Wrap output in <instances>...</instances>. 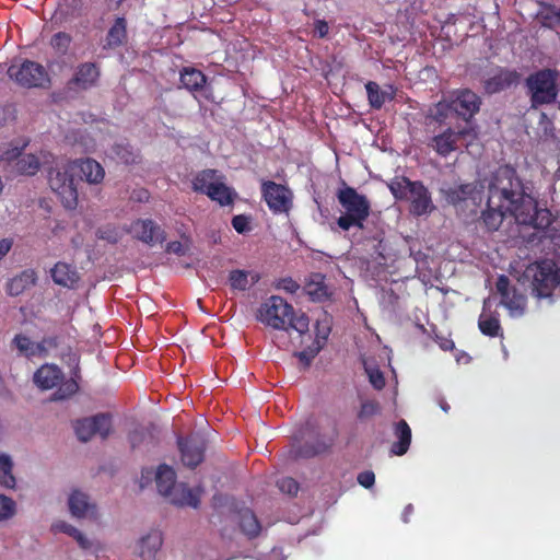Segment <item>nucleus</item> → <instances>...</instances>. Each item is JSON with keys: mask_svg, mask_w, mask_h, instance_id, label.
Wrapping results in <instances>:
<instances>
[{"mask_svg": "<svg viewBox=\"0 0 560 560\" xmlns=\"http://www.w3.org/2000/svg\"><path fill=\"white\" fill-rule=\"evenodd\" d=\"M358 482L364 488H371L375 482V475L373 471L365 470L358 475Z\"/></svg>", "mask_w": 560, "mask_h": 560, "instance_id": "nucleus-49", "label": "nucleus"}, {"mask_svg": "<svg viewBox=\"0 0 560 560\" xmlns=\"http://www.w3.org/2000/svg\"><path fill=\"white\" fill-rule=\"evenodd\" d=\"M329 26L325 21L318 20L315 22V33L318 37H325L328 34Z\"/></svg>", "mask_w": 560, "mask_h": 560, "instance_id": "nucleus-54", "label": "nucleus"}, {"mask_svg": "<svg viewBox=\"0 0 560 560\" xmlns=\"http://www.w3.org/2000/svg\"><path fill=\"white\" fill-rule=\"evenodd\" d=\"M395 436L397 442L392 445V453L394 455H404L411 442V430L405 420H400L395 428Z\"/></svg>", "mask_w": 560, "mask_h": 560, "instance_id": "nucleus-30", "label": "nucleus"}, {"mask_svg": "<svg viewBox=\"0 0 560 560\" xmlns=\"http://www.w3.org/2000/svg\"><path fill=\"white\" fill-rule=\"evenodd\" d=\"M369 104L372 108L380 109L385 103L394 100L396 90L388 84L381 88L376 82L370 81L365 84Z\"/></svg>", "mask_w": 560, "mask_h": 560, "instance_id": "nucleus-24", "label": "nucleus"}, {"mask_svg": "<svg viewBox=\"0 0 560 560\" xmlns=\"http://www.w3.org/2000/svg\"><path fill=\"white\" fill-rule=\"evenodd\" d=\"M406 200L410 202V211L415 215L429 213L433 209L428 189L419 182H415Z\"/></svg>", "mask_w": 560, "mask_h": 560, "instance_id": "nucleus-22", "label": "nucleus"}, {"mask_svg": "<svg viewBox=\"0 0 560 560\" xmlns=\"http://www.w3.org/2000/svg\"><path fill=\"white\" fill-rule=\"evenodd\" d=\"M77 436L80 441L86 442L94 435L105 439L112 430L110 417L104 413L91 418L78 420L74 425Z\"/></svg>", "mask_w": 560, "mask_h": 560, "instance_id": "nucleus-14", "label": "nucleus"}, {"mask_svg": "<svg viewBox=\"0 0 560 560\" xmlns=\"http://www.w3.org/2000/svg\"><path fill=\"white\" fill-rule=\"evenodd\" d=\"M277 288L289 293H295L300 289V285L291 278H285L279 281Z\"/></svg>", "mask_w": 560, "mask_h": 560, "instance_id": "nucleus-50", "label": "nucleus"}, {"mask_svg": "<svg viewBox=\"0 0 560 560\" xmlns=\"http://www.w3.org/2000/svg\"><path fill=\"white\" fill-rule=\"evenodd\" d=\"M559 18H560V8H559V13H558Z\"/></svg>", "mask_w": 560, "mask_h": 560, "instance_id": "nucleus-63", "label": "nucleus"}, {"mask_svg": "<svg viewBox=\"0 0 560 560\" xmlns=\"http://www.w3.org/2000/svg\"><path fill=\"white\" fill-rule=\"evenodd\" d=\"M363 365L371 385L377 390L382 389L385 386V378L380 369L368 360L363 361Z\"/></svg>", "mask_w": 560, "mask_h": 560, "instance_id": "nucleus-39", "label": "nucleus"}, {"mask_svg": "<svg viewBox=\"0 0 560 560\" xmlns=\"http://www.w3.org/2000/svg\"><path fill=\"white\" fill-rule=\"evenodd\" d=\"M15 512V502L11 498L0 494V522L11 518Z\"/></svg>", "mask_w": 560, "mask_h": 560, "instance_id": "nucleus-41", "label": "nucleus"}, {"mask_svg": "<svg viewBox=\"0 0 560 560\" xmlns=\"http://www.w3.org/2000/svg\"><path fill=\"white\" fill-rule=\"evenodd\" d=\"M331 444V441H319L317 442L316 445H313V446H308V445H305L301 451H300V455L302 456H305V457H310V456H314L316 454H319L322 452H324L325 450H327Z\"/></svg>", "mask_w": 560, "mask_h": 560, "instance_id": "nucleus-44", "label": "nucleus"}, {"mask_svg": "<svg viewBox=\"0 0 560 560\" xmlns=\"http://www.w3.org/2000/svg\"><path fill=\"white\" fill-rule=\"evenodd\" d=\"M70 515L77 520L98 521L100 511L91 497L79 489H72L67 499Z\"/></svg>", "mask_w": 560, "mask_h": 560, "instance_id": "nucleus-12", "label": "nucleus"}, {"mask_svg": "<svg viewBox=\"0 0 560 560\" xmlns=\"http://www.w3.org/2000/svg\"><path fill=\"white\" fill-rule=\"evenodd\" d=\"M128 231L133 238L149 246L163 243L166 238L165 231L151 219H138L133 221Z\"/></svg>", "mask_w": 560, "mask_h": 560, "instance_id": "nucleus-16", "label": "nucleus"}, {"mask_svg": "<svg viewBox=\"0 0 560 560\" xmlns=\"http://www.w3.org/2000/svg\"><path fill=\"white\" fill-rule=\"evenodd\" d=\"M13 343L15 345L19 353L28 359L35 357H46L48 349L56 347L55 339L52 338L44 339L40 342H35L25 335H16L13 339Z\"/></svg>", "mask_w": 560, "mask_h": 560, "instance_id": "nucleus-20", "label": "nucleus"}, {"mask_svg": "<svg viewBox=\"0 0 560 560\" xmlns=\"http://www.w3.org/2000/svg\"><path fill=\"white\" fill-rule=\"evenodd\" d=\"M240 527L242 532L249 538L256 537L261 530V526L257 517L248 509L242 510L240 512Z\"/></svg>", "mask_w": 560, "mask_h": 560, "instance_id": "nucleus-34", "label": "nucleus"}, {"mask_svg": "<svg viewBox=\"0 0 560 560\" xmlns=\"http://www.w3.org/2000/svg\"><path fill=\"white\" fill-rule=\"evenodd\" d=\"M547 237V235H541L540 238H545ZM548 237H550V235H548Z\"/></svg>", "mask_w": 560, "mask_h": 560, "instance_id": "nucleus-62", "label": "nucleus"}, {"mask_svg": "<svg viewBox=\"0 0 560 560\" xmlns=\"http://www.w3.org/2000/svg\"><path fill=\"white\" fill-rule=\"evenodd\" d=\"M517 79L516 72L501 69L485 81V90L490 94L498 93L510 88Z\"/></svg>", "mask_w": 560, "mask_h": 560, "instance_id": "nucleus-28", "label": "nucleus"}, {"mask_svg": "<svg viewBox=\"0 0 560 560\" xmlns=\"http://www.w3.org/2000/svg\"><path fill=\"white\" fill-rule=\"evenodd\" d=\"M51 530L54 533H63L70 537H72L79 547L83 550L91 551L94 549V541L88 538L80 529L75 526L71 525L66 521H57L51 525Z\"/></svg>", "mask_w": 560, "mask_h": 560, "instance_id": "nucleus-27", "label": "nucleus"}, {"mask_svg": "<svg viewBox=\"0 0 560 560\" xmlns=\"http://www.w3.org/2000/svg\"><path fill=\"white\" fill-rule=\"evenodd\" d=\"M182 462L185 466L194 468L203 460L206 448L205 440L200 435H190L178 441Z\"/></svg>", "mask_w": 560, "mask_h": 560, "instance_id": "nucleus-18", "label": "nucleus"}, {"mask_svg": "<svg viewBox=\"0 0 560 560\" xmlns=\"http://www.w3.org/2000/svg\"><path fill=\"white\" fill-rule=\"evenodd\" d=\"M232 225L238 233H245L249 231V220L246 215L240 214L232 219Z\"/></svg>", "mask_w": 560, "mask_h": 560, "instance_id": "nucleus-48", "label": "nucleus"}, {"mask_svg": "<svg viewBox=\"0 0 560 560\" xmlns=\"http://www.w3.org/2000/svg\"><path fill=\"white\" fill-rule=\"evenodd\" d=\"M521 285L528 282L537 299L551 298L552 291L560 284V238L553 243V258H546L526 267L521 279Z\"/></svg>", "mask_w": 560, "mask_h": 560, "instance_id": "nucleus-2", "label": "nucleus"}, {"mask_svg": "<svg viewBox=\"0 0 560 560\" xmlns=\"http://www.w3.org/2000/svg\"><path fill=\"white\" fill-rule=\"evenodd\" d=\"M180 82L183 86L189 91H199L206 83V77L199 70L185 68L180 72Z\"/></svg>", "mask_w": 560, "mask_h": 560, "instance_id": "nucleus-32", "label": "nucleus"}, {"mask_svg": "<svg viewBox=\"0 0 560 560\" xmlns=\"http://www.w3.org/2000/svg\"><path fill=\"white\" fill-rule=\"evenodd\" d=\"M117 156L126 164L136 162V154L129 148V145L117 144L115 148Z\"/></svg>", "mask_w": 560, "mask_h": 560, "instance_id": "nucleus-47", "label": "nucleus"}, {"mask_svg": "<svg viewBox=\"0 0 560 560\" xmlns=\"http://www.w3.org/2000/svg\"><path fill=\"white\" fill-rule=\"evenodd\" d=\"M35 282L34 272L31 270L22 272L20 276L13 278L9 283L7 291L10 295H19L28 285Z\"/></svg>", "mask_w": 560, "mask_h": 560, "instance_id": "nucleus-36", "label": "nucleus"}, {"mask_svg": "<svg viewBox=\"0 0 560 560\" xmlns=\"http://www.w3.org/2000/svg\"><path fill=\"white\" fill-rule=\"evenodd\" d=\"M261 191L269 209L275 213H288L292 207V191L271 180L262 183Z\"/></svg>", "mask_w": 560, "mask_h": 560, "instance_id": "nucleus-13", "label": "nucleus"}, {"mask_svg": "<svg viewBox=\"0 0 560 560\" xmlns=\"http://www.w3.org/2000/svg\"><path fill=\"white\" fill-rule=\"evenodd\" d=\"M154 476L159 492L168 498L176 505H187L197 508L199 504V493L189 489L184 483H176V474L167 465H160L155 472L147 468L142 470L141 487L148 485Z\"/></svg>", "mask_w": 560, "mask_h": 560, "instance_id": "nucleus-4", "label": "nucleus"}, {"mask_svg": "<svg viewBox=\"0 0 560 560\" xmlns=\"http://www.w3.org/2000/svg\"><path fill=\"white\" fill-rule=\"evenodd\" d=\"M71 43V37L66 33H57L51 38V46L59 52L65 54Z\"/></svg>", "mask_w": 560, "mask_h": 560, "instance_id": "nucleus-43", "label": "nucleus"}, {"mask_svg": "<svg viewBox=\"0 0 560 560\" xmlns=\"http://www.w3.org/2000/svg\"><path fill=\"white\" fill-rule=\"evenodd\" d=\"M51 277L57 284L72 287L78 281L77 271L68 264L58 262L51 270Z\"/></svg>", "mask_w": 560, "mask_h": 560, "instance_id": "nucleus-31", "label": "nucleus"}, {"mask_svg": "<svg viewBox=\"0 0 560 560\" xmlns=\"http://www.w3.org/2000/svg\"><path fill=\"white\" fill-rule=\"evenodd\" d=\"M52 155L47 151H39L38 154H22L16 162V170L24 175H35L43 167H48Z\"/></svg>", "mask_w": 560, "mask_h": 560, "instance_id": "nucleus-21", "label": "nucleus"}, {"mask_svg": "<svg viewBox=\"0 0 560 560\" xmlns=\"http://www.w3.org/2000/svg\"><path fill=\"white\" fill-rule=\"evenodd\" d=\"M380 411V405L375 400H364L361 404L360 410L358 412V418L360 420L369 419Z\"/></svg>", "mask_w": 560, "mask_h": 560, "instance_id": "nucleus-42", "label": "nucleus"}, {"mask_svg": "<svg viewBox=\"0 0 560 560\" xmlns=\"http://www.w3.org/2000/svg\"><path fill=\"white\" fill-rule=\"evenodd\" d=\"M192 189L207 195L221 206H229L236 197V192L224 182V177L215 170H205L192 178Z\"/></svg>", "mask_w": 560, "mask_h": 560, "instance_id": "nucleus-7", "label": "nucleus"}, {"mask_svg": "<svg viewBox=\"0 0 560 560\" xmlns=\"http://www.w3.org/2000/svg\"><path fill=\"white\" fill-rule=\"evenodd\" d=\"M447 199L452 203H458L468 199H471L472 202L476 203L477 200H481L479 194L475 192V186L471 184L459 185L450 189L447 192Z\"/></svg>", "mask_w": 560, "mask_h": 560, "instance_id": "nucleus-33", "label": "nucleus"}, {"mask_svg": "<svg viewBox=\"0 0 560 560\" xmlns=\"http://www.w3.org/2000/svg\"><path fill=\"white\" fill-rule=\"evenodd\" d=\"M9 77L25 88L44 86L49 82L48 74L43 66L25 60L20 65H12L8 69Z\"/></svg>", "mask_w": 560, "mask_h": 560, "instance_id": "nucleus-11", "label": "nucleus"}, {"mask_svg": "<svg viewBox=\"0 0 560 560\" xmlns=\"http://www.w3.org/2000/svg\"><path fill=\"white\" fill-rule=\"evenodd\" d=\"M337 198L345 210V214L337 220L338 226L343 231H348L352 226L362 229L370 214L371 205L368 198L352 187L339 189Z\"/></svg>", "mask_w": 560, "mask_h": 560, "instance_id": "nucleus-6", "label": "nucleus"}, {"mask_svg": "<svg viewBox=\"0 0 560 560\" xmlns=\"http://www.w3.org/2000/svg\"><path fill=\"white\" fill-rule=\"evenodd\" d=\"M491 306H492L491 299L490 298L486 299L483 301V307H482V312L479 316L478 325H479V328L482 334L490 336V337H495L500 334L501 326H500L498 315L492 314L490 312Z\"/></svg>", "mask_w": 560, "mask_h": 560, "instance_id": "nucleus-26", "label": "nucleus"}, {"mask_svg": "<svg viewBox=\"0 0 560 560\" xmlns=\"http://www.w3.org/2000/svg\"><path fill=\"white\" fill-rule=\"evenodd\" d=\"M450 103L453 112L466 121L479 110L481 104L479 96L470 90L456 91Z\"/></svg>", "mask_w": 560, "mask_h": 560, "instance_id": "nucleus-19", "label": "nucleus"}, {"mask_svg": "<svg viewBox=\"0 0 560 560\" xmlns=\"http://www.w3.org/2000/svg\"><path fill=\"white\" fill-rule=\"evenodd\" d=\"M412 511H413V506H412V504H408V505L405 508L404 513H402V521H404L405 523H408V521H409V520H408V517H409V515L412 513Z\"/></svg>", "mask_w": 560, "mask_h": 560, "instance_id": "nucleus-60", "label": "nucleus"}, {"mask_svg": "<svg viewBox=\"0 0 560 560\" xmlns=\"http://www.w3.org/2000/svg\"><path fill=\"white\" fill-rule=\"evenodd\" d=\"M34 383L44 390L51 389L59 385L52 395V400L67 399L77 393L79 386L75 381H63V373L56 364L46 363L34 374Z\"/></svg>", "mask_w": 560, "mask_h": 560, "instance_id": "nucleus-9", "label": "nucleus"}, {"mask_svg": "<svg viewBox=\"0 0 560 560\" xmlns=\"http://www.w3.org/2000/svg\"><path fill=\"white\" fill-rule=\"evenodd\" d=\"M307 294L314 301H322L327 296L326 288L319 282H311L306 287Z\"/></svg>", "mask_w": 560, "mask_h": 560, "instance_id": "nucleus-45", "label": "nucleus"}, {"mask_svg": "<svg viewBox=\"0 0 560 560\" xmlns=\"http://www.w3.org/2000/svg\"><path fill=\"white\" fill-rule=\"evenodd\" d=\"M126 37V22L125 19L118 18L107 34V46L116 47L122 44Z\"/></svg>", "mask_w": 560, "mask_h": 560, "instance_id": "nucleus-37", "label": "nucleus"}, {"mask_svg": "<svg viewBox=\"0 0 560 560\" xmlns=\"http://www.w3.org/2000/svg\"><path fill=\"white\" fill-rule=\"evenodd\" d=\"M329 334V328L327 326L323 327L320 329L319 324H317V339L316 342L319 341V343L323 346V342L327 339Z\"/></svg>", "mask_w": 560, "mask_h": 560, "instance_id": "nucleus-55", "label": "nucleus"}, {"mask_svg": "<svg viewBox=\"0 0 560 560\" xmlns=\"http://www.w3.org/2000/svg\"><path fill=\"white\" fill-rule=\"evenodd\" d=\"M440 347L441 349L443 350H451L454 348V342L450 339H443L441 342H440Z\"/></svg>", "mask_w": 560, "mask_h": 560, "instance_id": "nucleus-59", "label": "nucleus"}, {"mask_svg": "<svg viewBox=\"0 0 560 560\" xmlns=\"http://www.w3.org/2000/svg\"><path fill=\"white\" fill-rule=\"evenodd\" d=\"M277 487L279 490L287 494H295L299 490L298 482L290 478V477H283L277 481Z\"/></svg>", "mask_w": 560, "mask_h": 560, "instance_id": "nucleus-46", "label": "nucleus"}, {"mask_svg": "<svg viewBox=\"0 0 560 560\" xmlns=\"http://www.w3.org/2000/svg\"><path fill=\"white\" fill-rule=\"evenodd\" d=\"M12 469V458L8 454H0V485L8 489H13L16 485Z\"/></svg>", "mask_w": 560, "mask_h": 560, "instance_id": "nucleus-35", "label": "nucleus"}, {"mask_svg": "<svg viewBox=\"0 0 560 560\" xmlns=\"http://www.w3.org/2000/svg\"><path fill=\"white\" fill-rule=\"evenodd\" d=\"M77 175L81 174V179L89 184H100L105 176L102 165L92 159L77 160Z\"/></svg>", "mask_w": 560, "mask_h": 560, "instance_id": "nucleus-25", "label": "nucleus"}, {"mask_svg": "<svg viewBox=\"0 0 560 560\" xmlns=\"http://www.w3.org/2000/svg\"><path fill=\"white\" fill-rule=\"evenodd\" d=\"M481 187H487V209L482 212V221L488 230L497 231L506 217L544 233L551 224V213L547 209H537L535 199L524 191L513 168L499 167Z\"/></svg>", "mask_w": 560, "mask_h": 560, "instance_id": "nucleus-1", "label": "nucleus"}, {"mask_svg": "<svg viewBox=\"0 0 560 560\" xmlns=\"http://www.w3.org/2000/svg\"><path fill=\"white\" fill-rule=\"evenodd\" d=\"M100 77V70L95 63L85 62L78 67L72 80L69 82L70 85H74L78 89L86 90L95 85Z\"/></svg>", "mask_w": 560, "mask_h": 560, "instance_id": "nucleus-23", "label": "nucleus"}, {"mask_svg": "<svg viewBox=\"0 0 560 560\" xmlns=\"http://www.w3.org/2000/svg\"><path fill=\"white\" fill-rule=\"evenodd\" d=\"M415 182L409 180L406 177L396 178L388 185L390 192L396 199H407Z\"/></svg>", "mask_w": 560, "mask_h": 560, "instance_id": "nucleus-38", "label": "nucleus"}, {"mask_svg": "<svg viewBox=\"0 0 560 560\" xmlns=\"http://www.w3.org/2000/svg\"><path fill=\"white\" fill-rule=\"evenodd\" d=\"M166 252L182 256L185 254V248L180 242H171L166 246Z\"/></svg>", "mask_w": 560, "mask_h": 560, "instance_id": "nucleus-53", "label": "nucleus"}, {"mask_svg": "<svg viewBox=\"0 0 560 560\" xmlns=\"http://www.w3.org/2000/svg\"><path fill=\"white\" fill-rule=\"evenodd\" d=\"M98 236H100V238L106 240L109 243H116L118 241V238H119L117 232L114 231V230H110V229L100 230L98 231Z\"/></svg>", "mask_w": 560, "mask_h": 560, "instance_id": "nucleus-52", "label": "nucleus"}, {"mask_svg": "<svg viewBox=\"0 0 560 560\" xmlns=\"http://www.w3.org/2000/svg\"><path fill=\"white\" fill-rule=\"evenodd\" d=\"M320 348L322 345L319 343V341H317V346H315L314 348H310L299 353L300 360L308 364L311 360L318 353Z\"/></svg>", "mask_w": 560, "mask_h": 560, "instance_id": "nucleus-51", "label": "nucleus"}, {"mask_svg": "<svg viewBox=\"0 0 560 560\" xmlns=\"http://www.w3.org/2000/svg\"><path fill=\"white\" fill-rule=\"evenodd\" d=\"M11 242L3 240L0 241V259L10 250Z\"/></svg>", "mask_w": 560, "mask_h": 560, "instance_id": "nucleus-58", "label": "nucleus"}, {"mask_svg": "<svg viewBox=\"0 0 560 560\" xmlns=\"http://www.w3.org/2000/svg\"><path fill=\"white\" fill-rule=\"evenodd\" d=\"M497 291L501 294V303L508 308L512 317H520L526 307V296L515 287H510L509 278L500 276L497 281Z\"/></svg>", "mask_w": 560, "mask_h": 560, "instance_id": "nucleus-15", "label": "nucleus"}, {"mask_svg": "<svg viewBox=\"0 0 560 560\" xmlns=\"http://www.w3.org/2000/svg\"><path fill=\"white\" fill-rule=\"evenodd\" d=\"M163 541V533L158 528H151L136 541L135 553L141 560H156Z\"/></svg>", "mask_w": 560, "mask_h": 560, "instance_id": "nucleus-17", "label": "nucleus"}, {"mask_svg": "<svg viewBox=\"0 0 560 560\" xmlns=\"http://www.w3.org/2000/svg\"><path fill=\"white\" fill-rule=\"evenodd\" d=\"M259 275L256 271L233 270L230 272L229 282L233 290L245 291L257 283Z\"/></svg>", "mask_w": 560, "mask_h": 560, "instance_id": "nucleus-29", "label": "nucleus"}, {"mask_svg": "<svg viewBox=\"0 0 560 560\" xmlns=\"http://www.w3.org/2000/svg\"><path fill=\"white\" fill-rule=\"evenodd\" d=\"M452 110L451 103L443 100L429 109V117L438 122H443Z\"/></svg>", "mask_w": 560, "mask_h": 560, "instance_id": "nucleus-40", "label": "nucleus"}, {"mask_svg": "<svg viewBox=\"0 0 560 560\" xmlns=\"http://www.w3.org/2000/svg\"><path fill=\"white\" fill-rule=\"evenodd\" d=\"M477 139V130L471 124H467L463 128H447L444 131L431 138L429 147L439 155L447 156L452 152L458 150L460 145L467 149Z\"/></svg>", "mask_w": 560, "mask_h": 560, "instance_id": "nucleus-8", "label": "nucleus"}, {"mask_svg": "<svg viewBox=\"0 0 560 560\" xmlns=\"http://www.w3.org/2000/svg\"><path fill=\"white\" fill-rule=\"evenodd\" d=\"M257 317L262 324L273 329L292 328L300 335L308 331L307 316L305 314L295 316L293 307L278 295L270 296L260 305Z\"/></svg>", "mask_w": 560, "mask_h": 560, "instance_id": "nucleus-3", "label": "nucleus"}, {"mask_svg": "<svg viewBox=\"0 0 560 560\" xmlns=\"http://www.w3.org/2000/svg\"><path fill=\"white\" fill-rule=\"evenodd\" d=\"M440 407L444 412H447L450 410V405L443 399L440 401Z\"/></svg>", "mask_w": 560, "mask_h": 560, "instance_id": "nucleus-61", "label": "nucleus"}, {"mask_svg": "<svg viewBox=\"0 0 560 560\" xmlns=\"http://www.w3.org/2000/svg\"><path fill=\"white\" fill-rule=\"evenodd\" d=\"M143 432L141 430H136L130 434V443L132 447L139 445L140 439L142 438Z\"/></svg>", "mask_w": 560, "mask_h": 560, "instance_id": "nucleus-56", "label": "nucleus"}, {"mask_svg": "<svg viewBox=\"0 0 560 560\" xmlns=\"http://www.w3.org/2000/svg\"><path fill=\"white\" fill-rule=\"evenodd\" d=\"M557 73L550 69L539 70L526 79V88L533 107L552 103L557 97Z\"/></svg>", "mask_w": 560, "mask_h": 560, "instance_id": "nucleus-10", "label": "nucleus"}, {"mask_svg": "<svg viewBox=\"0 0 560 560\" xmlns=\"http://www.w3.org/2000/svg\"><path fill=\"white\" fill-rule=\"evenodd\" d=\"M267 560H284L282 550L279 548H273L270 555L268 556Z\"/></svg>", "mask_w": 560, "mask_h": 560, "instance_id": "nucleus-57", "label": "nucleus"}, {"mask_svg": "<svg viewBox=\"0 0 560 560\" xmlns=\"http://www.w3.org/2000/svg\"><path fill=\"white\" fill-rule=\"evenodd\" d=\"M75 175V161L52 156L47 167L48 185L68 209H73L78 203V179Z\"/></svg>", "mask_w": 560, "mask_h": 560, "instance_id": "nucleus-5", "label": "nucleus"}]
</instances>
